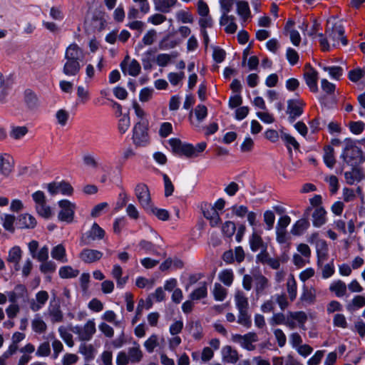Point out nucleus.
Here are the masks:
<instances>
[{
  "instance_id": "f257e3e1",
  "label": "nucleus",
  "mask_w": 365,
  "mask_h": 365,
  "mask_svg": "<svg viewBox=\"0 0 365 365\" xmlns=\"http://www.w3.org/2000/svg\"><path fill=\"white\" fill-rule=\"evenodd\" d=\"M83 49L76 43H71L65 51L62 72L66 76H76L81 69V62L84 59Z\"/></svg>"
},
{
  "instance_id": "f03ea898",
  "label": "nucleus",
  "mask_w": 365,
  "mask_h": 365,
  "mask_svg": "<svg viewBox=\"0 0 365 365\" xmlns=\"http://www.w3.org/2000/svg\"><path fill=\"white\" fill-rule=\"evenodd\" d=\"M345 147L340 158L348 166H359L365 162V157L361 148L356 145L351 138L344 140Z\"/></svg>"
},
{
  "instance_id": "7ed1b4c3",
  "label": "nucleus",
  "mask_w": 365,
  "mask_h": 365,
  "mask_svg": "<svg viewBox=\"0 0 365 365\" xmlns=\"http://www.w3.org/2000/svg\"><path fill=\"white\" fill-rule=\"evenodd\" d=\"M147 121L138 122L133 128V140L136 146L144 147L149 143Z\"/></svg>"
},
{
  "instance_id": "20e7f679",
  "label": "nucleus",
  "mask_w": 365,
  "mask_h": 365,
  "mask_svg": "<svg viewBox=\"0 0 365 365\" xmlns=\"http://www.w3.org/2000/svg\"><path fill=\"white\" fill-rule=\"evenodd\" d=\"M71 331L78 336L80 341H90L96 331L94 319H89L83 326L76 325L71 328Z\"/></svg>"
},
{
  "instance_id": "39448f33",
  "label": "nucleus",
  "mask_w": 365,
  "mask_h": 365,
  "mask_svg": "<svg viewBox=\"0 0 365 365\" xmlns=\"http://www.w3.org/2000/svg\"><path fill=\"white\" fill-rule=\"evenodd\" d=\"M135 194L139 204L145 211L152 208L153 203L150 191L145 184H138L135 188Z\"/></svg>"
},
{
  "instance_id": "423d86ee",
  "label": "nucleus",
  "mask_w": 365,
  "mask_h": 365,
  "mask_svg": "<svg viewBox=\"0 0 365 365\" xmlns=\"http://www.w3.org/2000/svg\"><path fill=\"white\" fill-rule=\"evenodd\" d=\"M307 314L303 311L288 312L287 327L289 329L297 327L305 330V324L307 321Z\"/></svg>"
},
{
  "instance_id": "0eeeda50",
  "label": "nucleus",
  "mask_w": 365,
  "mask_h": 365,
  "mask_svg": "<svg viewBox=\"0 0 365 365\" xmlns=\"http://www.w3.org/2000/svg\"><path fill=\"white\" fill-rule=\"evenodd\" d=\"M305 103L300 99H289L287 101V113L288 114V121L293 123L295 120L299 118L304 112Z\"/></svg>"
},
{
  "instance_id": "6e6552de",
  "label": "nucleus",
  "mask_w": 365,
  "mask_h": 365,
  "mask_svg": "<svg viewBox=\"0 0 365 365\" xmlns=\"http://www.w3.org/2000/svg\"><path fill=\"white\" fill-rule=\"evenodd\" d=\"M104 235L105 231L96 222H94L91 228L82 235L80 244L81 245H88L93 241L102 240Z\"/></svg>"
},
{
  "instance_id": "1a4fd4ad",
  "label": "nucleus",
  "mask_w": 365,
  "mask_h": 365,
  "mask_svg": "<svg viewBox=\"0 0 365 365\" xmlns=\"http://www.w3.org/2000/svg\"><path fill=\"white\" fill-rule=\"evenodd\" d=\"M61 210L58 218L59 220L66 222H71L73 220L75 205L68 200H61L58 202Z\"/></svg>"
},
{
  "instance_id": "9d476101",
  "label": "nucleus",
  "mask_w": 365,
  "mask_h": 365,
  "mask_svg": "<svg viewBox=\"0 0 365 365\" xmlns=\"http://www.w3.org/2000/svg\"><path fill=\"white\" fill-rule=\"evenodd\" d=\"M232 339L240 344L243 349L247 351H253L256 348L253 343L258 341V337L255 332H249L244 335L235 334L232 336Z\"/></svg>"
},
{
  "instance_id": "9b49d317",
  "label": "nucleus",
  "mask_w": 365,
  "mask_h": 365,
  "mask_svg": "<svg viewBox=\"0 0 365 365\" xmlns=\"http://www.w3.org/2000/svg\"><path fill=\"white\" fill-rule=\"evenodd\" d=\"M48 191L51 195H55L61 193L63 195H71L73 192V188L70 183L66 181L59 182H52L47 185Z\"/></svg>"
},
{
  "instance_id": "f8f14e48",
  "label": "nucleus",
  "mask_w": 365,
  "mask_h": 365,
  "mask_svg": "<svg viewBox=\"0 0 365 365\" xmlns=\"http://www.w3.org/2000/svg\"><path fill=\"white\" fill-rule=\"evenodd\" d=\"M304 78L310 91L317 93L318 91V72L309 63L305 66Z\"/></svg>"
},
{
  "instance_id": "ddd939ff",
  "label": "nucleus",
  "mask_w": 365,
  "mask_h": 365,
  "mask_svg": "<svg viewBox=\"0 0 365 365\" xmlns=\"http://www.w3.org/2000/svg\"><path fill=\"white\" fill-rule=\"evenodd\" d=\"M45 316H48L51 323H59L63 320V314L61 309L60 304L55 302L51 301L49 305L44 313Z\"/></svg>"
},
{
  "instance_id": "4468645a",
  "label": "nucleus",
  "mask_w": 365,
  "mask_h": 365,
  "mask_svg": "<svg viewBox=\"0 0 365 365\" xmlns=\"http://www.w3.org/2000/svg\"><path fill=\"white\" fill-rule=\"evenodd\" d=\"M201 209L203 216L210 220V224L212 227L217 226L220 223L221 219L219 213L210 204L205 203L202 205Z\"/></svg>"
},
{
  "instance_id": "2eb2a0df",
  "label": "nucleus",
  "mask_w": 365,
  "mask_h": 365,
  "mask_svg": "<svg viewBox=\"0 0 365 365\" xmlns=\"http://www.w3.org/2000/svg\"><path fill=\"white\" fill-rule=\"evenodd\" d=\"M103 254L102 252L89 248H85L79 253V258L86 264H91L100 260Z\"/></svg>"
},
{
  "instance_id": "dca6fc26",
  "label": "nucleus",
  "mask_w": 365,
  "mask_h": 365,
  "mask_svg": "<svg viewBox=\"0 0 365 365\" xmlns=\"http://www.w3.org/2000/svg\"><path fill=\"white\" fill-rule=\"evenodd\" d=\"M48 294L46 291L41 290L38 292L35 295V299L29 301L30 309L36 312L41 309L46 304L48 299Z\"/></svg>"
},
{
  "instance_id": "f3484780",
  "label": "nucleus",
  "mask_w": 365,
  "mask_h": 365,
  "mask_svg": "<svg viewBox=\"0 0 365 365\" xmlns=\"http://www.w3.org/2000/svg\"><path fill=\"white\" fill-rule=\"evenodd\" d=\"M262 232L257 231L255 228H253L252 233L249 238V244L250 249L252 252H257L264 248H267V244L263 241L261 237Z\"/></svg>"
},
{
  "instance_id": "a211bd4d",
  "label": "nucleus",
  "mask_w": 365,
  "mask_h": 365,
  "mask_svg": "<svg viewBox=\"0 0 365 365\" xmlns=\"http://www.w3.org/2000/svg\"><path fill=\"white\" fill-rule=\"evenodd\" d=\"M14 160L7 153H0V174L7 177L14 169Z\"/></svg>"
},
{
  "instance_id": "6ab92c4d",
  "label": "nucleus",
  "mask_w": 365,
  "mask_h": 365,
  "mask_svg": "<svg viewBox=\"0 0 365 365\" xmlns=\"http://www.w3.org/2000/svg\"><path fill=\"white\" fill-rule=\"evenodd\" d=\"M351 171L344 173L346 181L349 185H354L355 182H361L365 177L364 171L359 166H351Z\"/></svg>"
},
{
  "instance_id": "aec40b11",
  "label": "nucleus",
  "mask_w": 365,
  "mask_h": 365,
  "mask_svg": "<svg viewBox=\"0 0 365 365\" xmlns=\"http://www.w3.org/2000/svg\"><path fill=\"white\" fill-rule=\"evenodd\" d=\"M222 359L228 364H235L239 360L238 352L231 346L227 345L222 348Z\"/></svg>"
},
{
  "instance_id": "412c9836",
  "label": "nucleus",
  "mask_w": 365,
  "mask_h": 365,
  "mask_svg": "<svg viewBox=\"0 0 365 365\" xmlns=\"http://www.w3.org/2000/svg\"><path fill=\"white\" fill-rule=\"evenodd\" d=\"M127 58H128V56H127L125 59L120 63L122 71L124 73L128 72L130 76H137L140 73L141 69L140 63L137 60L133 59L130 63L127 65V63L125 62Z\"/></svg>"
},
{
  "instance_id": "4be33fe9",
  "label": "nucleus",
  "mask_w": 365,
  "mask_h": 365,
  "mask_svg": "<svg viewBox=\"0 0 365 365\" xmlns=\"http://www.w3.org/2000/svg\"><path fill=\"white\" fill-rule=\"evenodd\" d=\"M326 34L332 41V46L335 47L339 43V37L344 34V29L341 24H334L331 29L329 28L327 29Z\"/></svg>"
},
{
  "instance_id": "5701e85b",
  "label": "nucleus",
  "mask_w": 365,
  "mask_h": 365,
  "mask_svg": "<svg viewBox=\"0 0 365 365\" xmlns=\"http://www.w3.org/2000/svg\"><path fill=\"white\" fill-rule=\"evenodd\" d=\"M312 217V225L315 227H320L327 222V211L323 207H316Z\"/></svg>"
},
{
  "instance_id": "b1692460",
  "label": "nucleus",
  "mask_w": 365,
  "mask_h": 365,
  "mask_svg": "<svg viewBox=\"0 0 365 365\" xmlns=\"http://www.w3.org/2000/svg\"><path fill=\"white\" fill-rule=\"evenodd\" d=\"M22 257V250L20 247L15 246L10 249L8 255L7 261L14 264V269L15 271H19L21 266L19 262Z\"/></svg>"
},
{
  "instance_id": "393cba45",
  "label": "nucleus",
  "mask_w": 365,
  "mask_h": 365,
  "mask_svg": "<svg viewBox=\"0 0 365 365\" xmlns=\"http://www.w3.org/2000/svg\"><path fill=\"white\" fill-rule=\"evenodd\" d=\"M16 225L20 229H31L36 225V220L29 214H22L18 217Z\"/></svg>"
},
{
  "instance_id": "a878e982",
  "label": "nucleus",
  "mask_w": 365,
  "mask_h": 365,
  "mask_svg": "<svg viewBox=\"0 0 365 365\" xmlns=\"http://www.w3.org/2000/svg\"><path fill=\"white\" fill-rule=\"evenodd\" d=\"M323 161L325 165L329 168L332 169L336 162L335 155H334V149L330 145H327L323 148Z\"/></svg>"
},
{
  "instance_id": "bb28decb",
  "label": "nucleus",
  "mask_w": 365,
  "mask_h": 365,
  "mask_svg": "<svg viewBox=\"0 0 365 365\" xmlns=\"http://www.w3.org/2000/svg\"><path fill=\"white\" fill-rule=\"evenodd\" d=\"M235 17L232 15H222L220 24L225 26V31L227 34H234L237 29V25L235 23Z\"/></svg>"
},
{
  "instance_id": "cd10ccee",
  "label": "nucleus",
  "mask_w": 365,
  "mask_h": 365,
  "mask_svg": "<svg viewBox=\"0 0 365 365\" xmlns=\"http://www.w3.org/2000/svg\"><path fill=\"white\" fill-rule=\"evenodd\" d=\"M316 298V290L312 287L303 286L300 300L308 304H313Z\"/></svg>"
},
{
  "instance_id": "c85d7f7f",
  "label": "nucleus",
  "mask_w": 365,
  "mask_h": 365,
  "mask_svg": "<svg viewBox=\"0 0 365 365\" xmlns=\"http://www.w3.org/2000/svg\"><path fill=\"white\" fill-rule=\"evenodd\" d=\"M310 226L307 219L302 218L297 220L291 229V233L295 236L302 235Z\"/></svg>"
},
{
  "instance_id": "c756f323",
  "label": "nucleus",
  "mask_w": 365,
  "mask_h": 365,
  "mask_svg": "<svg viewBox=\"0 0 365 365\" xmlns=\"http://www.w3.org/2000/svg\"><path fill=\"white\" fill-rule=\"evenodd\" d=\"M254 282L257 294H262L269 287L268 279L261 274L254 275Z\"/></svg>"
},
{
  "instance_id": "7c9ffc66",
  "label": "nucleus",
  "mask_w": 365,
  "mask_h": 365,
  "mask_svg": "<svg viewBox=\"0 0 365 365\" xmlns=\"http://www.w3.org/2000/svg\"><path fill=\"white\" fill-rule=\"evenodd\" d=\"M280 138L284 143L289 153L292 152V147L294 150L299 149V144L294 137L284 131L280 132Z\"/></svg>"
},
{
  "instance_id": "2f4dec72",
  "label": "nucleus",
  "mask_w": 365,
  "mask_h": 365,
  "mask_svg": "<svg viewBox=\"0 0 365 365\" xmlns=\"http://www.w3.org/2000/svg\"><path fill=\"white\" fill-rule=\"evenodd\" d=\"M237 13L242 19L243 23H245L251 16L248 3L245 1H237Z\"/></svg>"
},
{
  "instance_id": "473e14b6",
  "label": "nucleus",
  "mask_w": 365,
  "mask_h": 365,
  "mask_svg": "<svg viewBox=\"0 0 365 365\" xmlns=\"http://www.w3.org/2000/svg\"><path fill=\"white\" fill-rule=\"evenodd\" d=\"M155 9L162 13H168L174 6L177 0H153Z\"/></svg>"
},
{
  "instance_id": "72a5a7b5",
  "label": "nucleus",
  "mask_w": 365,
  "mask_h": 365,
  "mask_svg": "<svg viewBox=\"0 0 365 365\" xmlns=\"http://www.w3.org/2000/svg\"><path fill=\"white\" fill-rule=\"evenodd\" d=\"M329 290L334 292L337 297H342L346 293L347 287L343 281L339 279L330 284Z\"/></svg>"
},
{
  "instance_id": "f704fd0d",
  "label": "nucleus",
  "mask_w": 365,
  "mask_h": 365,
  "mask_svg": "<svg viewBox=\"0 0 365 365\" xmlns=\"http://www.w3.org/2000/svg\"><path fill=\"white\" fill-rule=\"evenodd\" d=\"M78 352L84 356L86 361H91L95 358V349L91 344H81Z\"/></svg>"
},
{
  "instance_id": "c9c22d12",
  "label": "nucleus",
  "mask_w": 365,
  "mask_h": 365,
  "mask_svg": "<svg viewBox=\"0 0 365 365\" xmlns=\"http://www.w3.org/2000/svg\"><path fill=\"white\" fill-rule=\"evenodd\" d=\"M51 255L53 259L61 262L65 263L68 262L66 255V249L62 245H58L53 247Z\"/></svg>"
},
{
  "instance_id": "e433bc0d",
  "label": "nucleus",
  "mask_w": 365,
  "mask_h": 365,
  "mask_svg": "<svg viewBox=\"0 0 365 365\" xmlns=\"http://www.w3.org/2000/svg\"><path fill=\"white\" fill-rule=\"evenodd\" d=\"M235 301L238 311L248 310V299L242 292H237L236 293Z\"/></svg>"
},
{
  "instance_id": "4c0bfd02",
  "label": "nucleus",
  "mask_w": 365,
  "mask_h": 365,
  "mask_svg": "<svg viewBox=\"0 0 365 365\" xmlns=\"http://www.w3.org/2000/svg\"><path fill=\"white\" fill-rule=\"evenodd\" d=\"M128 356L131 363L139 362L143 357V352L140 349L139 344L135 343V346L128 349Z\"/></svg>"
},
{
  "instance_id": "58836bf2",
  "label": "nucleus",
  "mask_w": 365,
  "mask_h": 365,
  "mask_svg": "<svg viewBox=\"0 0 365 365\" xmlns=\"http://www.w3.org/2000/svg\"><path fill=\"white\" fill-rule=\"evenodd\" d=\"M207 295V288L205 283L198 287L195 289L189 295V298L191 300H200L204 299Z\"/></svg>"
},
{
  "instance_id": "ea45409f",
  "label": "nucleus",
  "mask_w": 365,
  "mask_h": 365,
  "mask_svg": "<svg viewBox=\"0 0 365 365\" xmlns=\"http://www.w3.org/2000/svg\"><path fill=\"white\" fill-rule=\"evenodd\" d=\"M287 290L290 300L294 301L296 299L297 294V286L293 275H291L290 277H289L287 279Z\"/></svg>"
},
{
  "instance_id": "a19ab883",
  "label": "nucleus",
  "mask_w": 365,
  "mask_h": 365,
  "mask_svg": "<svg viewBox=\"0 0 365 365\" xmlns=\"http://www.w3.org/2000/svg\"><path fill=\"white\" fill-rule=\"evenodd\" d=\"M31 327L34 332L42 334L46 331L47 325L40 317L36 315L31 322Z\"/></svg>"
},
{
  "instance_id": "79ce46f5",
  "label": "nucleus",
  "mask_w": 365,
  "mask_h": 365,
  "mask_svg": "<svg viewBox=\"0 0 365 365\" xmlns=\"http://www.w3.org/2000/svg\"><path fill=\"white\" fill-rule=\"evenodd\" d=\"M58 274L62 279L74 278L78 275L79 271L73 269L71 266H63L59 269Z\"/></svg>"
},
{
  "instance_id": "37998d69",
  "label": "nucleus",
  "mask_w": 365,
  "mask_h": 365,
  "mask_svg": "<svg viewBox=\"0 0 365 365\" xmlns=\"http://www.w3.org/2000/svg\"><path fill=\"white\" fill-rule=\"evenodd\" d=\"M144 347L148 353H153L154 349L160 345L158 336L153 334L145 342Z\"/></svg>"
},
{
  "instance_id": "c03bdc74",
  "label": "nucleus",
  "mask_w": 365,
  "mask_h": 365,
  "mask_svg": "<svg viewBox=\"0 0 365 365\" xmlns=\"http://www.w3.org/2000/svg\"><path fill=\"white\" fill-rule=\"evenodd\" d=\"M219 279L225 286L230 287L232 284L234 279L232 270L230 269L222 270L219 273Z\"/></svg>"
},
{
  "instance_id": "a18cd8bd",
  "label": "nucleus",
  "mask_w": 365,
  "mask_h": 365,
  "mask_svg": "<svg viewBox=\"0 0 365 365\" xmlns=\"http://www.w3.org/2000/svg\"><path fill=\"white\" fill-rule=\"evenodd\" d=\"M288 318V312L287 314L282 312L274 313L269 319V324L272 326L283 324L287 327V322Z\"/></svg>"
},
{
  "instance_id": "49530a36",
  "label": "nucleus",
  "mask_w": 365,
  "mask_h": 365,
  "mask_svg": "<svg viewBox=\"0 0 365 365\" xmlns=\"http://www.w3.org/2000/svg\"><path fill=\"white\" fill-rule=\"evenodd\" d=\"M364 306H365V297L361 295H356L347 305L346 308L349 311L353 312Z\"/></svg>"
},
{
  "instance_id": "de8ad7c7",
  "label": "nucleus",
  "mask_w": 365,
  "mask_h": 365,
  "mask_svg": "<svg viewBox=\"0 0 365 365\" xmlns=\"http://www.w3.org/2000/svg\"><path fill=\"white\" fill-rule=\"evenodd\" d=\"M155 51L149 49L143 54L142 63L145 70H150L152 68V62L154 61Z\"/></svg>"
},
{
  "instance_id": "09e8293b",
  "label": "nucleus",
  "mask_w": 365,
  "mask_h": 365,
  "mask_svg": "<svg viewBox=\"0 0 365 365\" xmlns=\"http://www.w3.org/2000/svg\"><path fill=\"white\" fill-rule=\"evenodd\" d=\"M237 322L245 328H250L252 326V319L248 314V310L238 311Z\"/></svg>"
},
{
  "instance_id": "8fccbe9b",
  "label": "nucleus",
  "mask_w": 365,
  "mask_h": 365,
  "mask_svg": "<svg viewBox=\"0 0 365 365\" xmlns=\"http://www.w3.org/2000/svg\"><path fill=\"white\" fill-rule=\"evenodd\" d=\"M214 299L216 301H223L227 296V290L220 284L215 283L212 290Z\"/></svg>"
},
{
  "instance_id": "3c124183",
  "label": "nucleus",
  "mask_w": 365,
  "mask_h": 365,
  "mask_svg": "<svg viewBox=\"0 0 365 365\" xmlns=\"http://www.w3.org/2000/svg\"><path fill=\"white\" fill-rule=\"evenodd\" d=\"M322 69L324 71L328 72L331 78L336 80H339L340 77L343 75V69L340 66H323Z\"/></svg>"
},
{
  "instance_id": "603ef678",
  "label": "nucleus",
  "mask_w": 365,
  "mask_h": 365,
  "mask_svg": "<svg viewBox=\"0 0 365 365\" xmlns=\"http://www.w3.org/2000/svg\"><path fill=\"white\" fill-rule=\"evenodd\" d=\"M58 331L60 334V336L67 344V346H68L69 347H73L74 345L73 336L70 332L67 331L66 327L61 326L58 327Z\"/></svg>"
},
{
  "instance_id": "864d4df0",
  "label": "nucleus",
  "mask_w": 365,
  "mask_h": 365,
  "mask_svg": "<svg viewBox=\"0 0 365 365\" xmlns=\"http://www.w3.org/2000/svg\"><path fill=\"white\" fill-rule=\"evenodd\" d=\"M146 212H151L155 215L159 220L166 221L170 217L169 212L165 209L157 208L152 205L150 210H148Z\"/></svg>"
},
{
  "instance_id": "5fc2aeb1",
  "label": "nucleus",
  "mask_w": 365,
  "mask_h": 365,
  "mask_svg": "<svg viewBox=\"0 0 365 365\" xmlns=\"http://www.w3.org/2000/svg\"><path fill=\"white\" fill-rule=\"evenodd\" d=\"M130 125V120L128 114H124L118 120V130L121 134H124Z\"/></svg>"
},
{
  "instance_id": "6e6d98bb",
  "label": "nucleus",
  "mask_w": 365,
  "mask_h": 365,
  "mask_svg": "<svg viewBox=\"0 0 365 365\" xmlns=\"http://www.w3.org/2000/svg\"><path fill=\"white\" fill-rule=\"evenodd\" d=\"M40 271L43 274L53 273L56 269V264L54 262L50 260L42 262L39 267Z\"/></svg>"
},
{
  "instance_id": "4d7b16f0",
  "label": "nucleus",
  "mask_w": 365,
  "mask_h": 365,
  "mask_svg": "<svg viewBox=\"0 0 365 365\" xmlns=\"http://www.w3.org/2000/svg\"><path fill=\"white\" fill-rule=\"evenodd\" d=\"M51 354V347L48 341H44L38 346L36 355L38 357L48 356Z\"/></svg>"
},
{
  "instance_id": "13d9d810",
  "label": "nucleus",
  "mask_w": 365,
  "mask_h": 365,
  "mask_svg": "<svg viewBox=\"0 0 365 365\" xmlns=\"http://www.w3.org/2000/svg\"><path fill=\"white\" fill-rule=\"evenodd\" d=\"M286 58L291 66L296 65L299 58L298 53L291 47L287 48Z\"/></svg>"
},
{
  "instance_id": "bf43d9fd",
  "label": "nucleus",
  "mask_w": 365,
  "mask_h": 365,
  "mask_svg": "<svg viewBox=\"0 0 365 365\" xmlns=\"http://www.w3.org/2000/svg\"><path fill=\"white\" fill-rule=\"evenodd\" d=\"M28 132L25 126L14 127L10 133V136L14 139L19 140L23 138Z\"/></svg>"
},
{
  "instance_id": "052dcab7",
  "label": "nucleus",
  "mask_w": 365,
  "mask_h": 365,
  "mask_svg": "<svg viewBox=\"0 0 365 365\" xmlns=\"http://www.w3.org/2000/svg\"><path fill=\"white\" fill-rule=\"evenodd\" d=\"M365 75V71L358 68L349 71L348 78L352 82H357Z\"/></svg>"
},
{
  "instance_id": "680f3d73",
  "label": "nucleus",
  "mask_w": 365,
  "mask_h": 365,
  "mask_svg": "<svg viewBox=\"0 0 365 365\" xmlns=\"http://www.w3.org/2000/svg\"><path fill=\"white\" fill-rule=\"evenodd\" d=\"M264 221L266 224V229L267 230H270L273 228L274 221H275V216L272 211L271 210H267L264 212Z\"/></svg>"
},
{
  "instance_id": "e2e57ef3",
  "label": "nucleus",
  "mask_w": 365,
  "mask_h": 365,
  "mask_svg": "<svg viewBox=\"0 0 365 365\" xmlns=\"http://www.w3.org/2000/svg\"><path fill=\"white\" fill-rule=\"evenodd\" d=\"M325 181L329 185V190L332 194H335L339 190V180L335 175H329L325 178Z\"/></svg>"
},
{
  "instance_id": "0e129e2a",
  "label": "nucleus",
  "mask_w": 365,
  "mask_h": 365,
  "mask_svg": "<svg viewBox=\"0 0 365 365\" xmlns=\"http://www.w3.org/2000/svg\"><path fill=\"white\" fill-rule=\"evenodd\" d=\"M235 230H236L235 224L231 221L225 222L223 224L222 227V231L223 234L227 237H232L234 235Z\"/></svg>"
},
{
  "instance_id": "69168bd1",
  "label": "nucleus",
  "mask_w": 365,
  "mask_h": 365,
  "mask_svg": "<svg viewBox=\"0 0 365 365\" xmlns=\"http://www.w3.org/2000/svg\"><path fill=\"white\" fill-rule=\"evenodd\" d=\"M317 253L319 258L324 257L328 251L327 244L325 240H319L317 242L316 245Z\"/></svg>"
},
{
  "instance_id": "338daca9",
  "label": "nucleus",
  "mask_w": 365,
  "mask_h": 365,
  "mask_svg": "<svg viewBox=\"0 0 365 365\" xmlns=\"http://www.w3.org/2000/svg\"><path fill=\"white\" fill-rule=\"evenodd\" d=\"M177 19L183 24H191L193 22V16L191 13L185 11H179L177 13Z\"/></svg>"
},
{
  "instance_id": "774afa93",
  "label": "nucleus",
  "mask_w": 365,
  "mask_h": 365,
  "mask_svg": "<svg viewBox=\"0 0 365 365\" xmlns=\"http://www.w3.org/2000/svg\"><path fill=\"white\" fill-rule=\"evenodd\" d=\"M159 135L161 138H166L173 133V125L169 122L161 123L159 129Z\"/></svg>"
}]
</instances>
